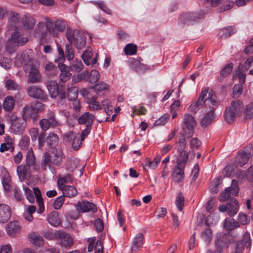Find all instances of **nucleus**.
Wrapping results in <instances>:
<instances>
[{"mask_svg":"<svg viewBox=\"0 0 253 253\" xmlns=\"http://www.w3.org/2000/svg\"><path fill=\"white\" fill-rule=\"evenodd\" d=\"M219 104L220 101L217 98L215 92L210 90L208 98L205 100V106L208 113L201 121L202 126H208L211 123L214 118V110Z\"/></svg>","mask_w":253,"mask_h":253,"instance_id":"1","label":"nucleus"},{"mask_svg":"<svg viewBox=\"0 0 253 253\" xmlns=\"http://www.w3.org/2000/svg\"><path fill=\"white\" fill-rule=\"evenodd\" d=\"M64 155L60 148L53 149L51 153L45 152L42 158V169L45 170L47 166H59L63 162Z\"/></svg>","mask_w":253,"mask_h":253,"instance_id":"2","label":"nucleus"},{"mask_svg":"<svg viewBox=\"0 0 253 253\" xmlns=\"http://www.w3.org/2000/svg\"><path fill=\"white\" fill-rule=\"evenodd\" d=\"M66 37L70 43H73L77 49H82L86 45V37L78 29H68Z\"/></svg>","mask_w":253,"mask_h":253,"instance_id":"3","label":"nucleus"},{"mask_svg":"<svg viewBox=\"0 0 253 253\" xmlns=\"http://www.w3.org/2000/svg\"><path fill=\"white\" fill-rule=\"evenodd\" d=\"M11 37L8 39L6 44V50L11 53L13 51V46H22L26 44L28 40L27 38L21 34L18 29H13Z\"/></svg>","mask_w":253,"mask_h":253,"instance_id":"4","label":"nucleus"},{"mask_svg":"<svg viewBox=\"0 0 253 253\" xmlns=\"http://www.w3.org/2000/svg\"><path fill=\"white\" fill-rule=\"evenodd\" d=\"M23 189L24 190L26 198L30 203L32 204L34 203L35 202V197H36L37 202L39 206L38 212L39 213H42L44 210V207L40 189L38 187H34L33 188L35 196H34L32 191L30 188L24 186Z\"/></svg>","mask_w":253,"mask_h":253,"instance_id":"5","label":"nucleus"},{"mask_svg":"<svg viewBox=\"0 0 253 253\" xmlns=\"http://www.w3.org/2000/svg\"><path fill=\"white\" fill-rule=\"evenodd\" d=\"M205 13L203 10L193 13H188L182 15L178 20V24L181 27L193 25L204 18Z\"/></svg>","mask_w":253,"mask_h":253,"instance_id":"6","label":"nucleus"},{"mask_svg":"<svg viewBox=\"0 0 253 253\" xmlns=\"http://www.w3.org/2000/svg\"><path fill=\"white\" fill-rule=\"evenodd\" d=\"M25 72L28 73L27 81L30 83H38L41 81V75L37 63L29 62L24 67Z\"/></svg>","mask_w":253,"mask_h":253,"instance_id":"7","label":"nucleus"},{"mask_svg":"<svg viewBox=\"0 0 253 253\" xmlns=\"http://www.w3.org/2000/svg\"><path fill=\"white\" fill-rule=\"evenodd\" d=\"M239 191L237 181L235 179L232 180L231 186L226 188L224 191L220 193L219 199L220 201L224 202L229 199L231 196H237Z\"/></svg>","mask_w":253,"mask_h":253,"instance_id":"8","label":"nucleus"},{"mask_svg":"<svg viewBox=\"0 0 253 253\" xmlns=\"http://www.w3.org/2000/svg\"><path fill=\"white\" fill-rule=\"evenodd\" d=\"M55 236L59 242V245L63 247H69L72 246L73 240L71 236L61 231H56Z\"/></svg>","mask_w":253,"mask_h":253,"instance_id":"9","label":"nucleus"},{"mask_svg":"<svg viewBox=\"0 0 253 253\" xmlns=\"http://www.w3.org/2000/svg\"><path fill=\"white\" fill-rule=\"evenodd\" d=\"M28 94L33 98H38L42 100H46L47 95L44 91L40 87L35 85H31L27 88Z\"/></svg>","mask_w":253,"mask_h":253,"instance_id":"10","label":"nucleus"},{"mask_svg":"<svg viewBox=\"0 0 253 253\" xmlns=\"http://www.w3.org/2000/svg\"><path fill=\"white\" fill-rule=\"evenodd\" d=\"M11 216V210L8 205L0 203V223L7 222Z\"/></svg>","mask_w":253,"mask_h":253,"instance_id":"11","label":"nucleus"},{"mask_svg":"<svg viewBox=\"0 0 253 253\" xmlns=\"http://www.w3.org/2000/svg\"><path fill=\"white\" fill-rule=\"evenodd\" d=\"M25 124L20 118H14L11 121L10 129L15 134L21 133L25 129Z\"/></svg>","mask_w":253,"mask_h":253,"instance_id":"12","label":"nucleus"},{"mask_svg":"<svg viewBox=\"0 0 253 253\" xmlns=\"http://www.w3.org/2000/svg\"><path fill=\"white\" fill-rule=\"evenodd\" d=\"M76 209L78 211L82 212H88L90 211L95 212L97 211V207L93 203L83 201L77 204Z\"/></svg>","mask_w":253,"mask_h":253,"instance_id":"13","label":"nucleus"},{"mask_svg":"<svg viewBox=\"0 0 253 253\" xmlns=\"http://www.w3.org/2000/svg\"><path fill=\"white\" fill-rule=\"evenodd\" d=\"M209 92L208 90H203L198 101L191 104L189 107V111L191 112H196L199 109L200 106L202 105L203 103L205 104V100L208 98L207 96Z\"/></svg>","mask_w":253,"mask_h":253,"instance_id":"14","label":"nucleus"},{"mask_svg":"<svg viewBox=\"0 0 253 253\" xmlns=\"http://www.w3.org/2000/svg\"><path fill=\"white\" fill-rule=\"evenodd\" d=\"M183 124L186 128L190 130L189 136H191L193 135L192 130L196 125V122L193 117L189 114H185L184 117Z\"/></svg>","mask_w":253,"mask_h":253,"instance_id":"15","label":"nucleus"},{"mask_svg":"<svg viewBox=\"0 0 253 253\" xmlns=\"http://www.w3.org/2000/svg\"><path fill=\"white\" fill-rule=\"evenodd\" d=\"M252 156V153L250 151H240L236 157V162L240 166H243L246 164L250 158Z\"/></svg>","mask_w":253,"mask_h":253,"instance_id":"16","label":"nucleus"},{"mask_svg":"<svg viewBox=\"0 0 253 253\" xmlns=\"http://www.w3.org/2000/svg\"><path fill=\"white\" fill-rule=\"evenodd\" d=\"M46 31L51 36L53 37H57V33L56 32L55 22L51 18L45 17L43 18Z\"/></svg>","mask_w":253,"mask_h":253,"instance_id":"17","label":"nucleus"},{"mask_svg":"<svg viewBox=\"0 0 253 253\" xmlns=\"http://www.w3.org/2000/svg\"><path fill=\"white\" fill-rule=\"evenodd\" d=\"M19 16L15 12L11 11L8 14V28L9 30L18 29L17 26L19 22Z\"/></svg>","mask_w":253,"mask_h":253,"instance_id":"18","label":"nucleus"},{"mask_svg":"<svg viewBox=\"0 0 253 253\" xmlns=\"http://www.w3.org/2000/svg\"><path fill=\"white\" fill-rule=\"evenodd\" d=\"M94 118V116L92 114L89 112H85L78 118V122L80 125L86 124V126H91Z\"/></svg>","mask_w":253,"mask_h":253,"instance_id":"19","label":"nucleus"},{"mask_svg":"<svg viewBox=\"0 0 253 253\" xmlns=\"http://www.w3.org/2000/svg\"><path fill=\"white\" fill-rule=\"evenodd\" d=\"M65 136L68 140L73 138L72 147L74 150H77L80 148L83 140L79 135H76L73 131H69L65 134Z\"/></svg>","mask_w":253,"mask_h":253,"instance_id":"20","label":"nucleus"},{"mask_svg":"<svg viewBox=\"0 0 253 253\" xmlns=\"http://www.w3.org/2000/svg\"><path fill=\"white\" fill-rule=\"evenodd\" d=\"M46 87L51 97L55 98L58 96L59 86L55 81H48L46 83Z\"/></svg>","mask_w":253,"mask_h":253,"instance_id":"21","label":"nucleus"},{"mask_svg":"<svg viewBox=\"0 0 253 253\" xmlns=\"http://www.w3.org/2000/svg\"><path fill=\"white\" fill-rule=\"evenodd\" d=\"M14 148L12 138L9 136H5L4 137V142L1 143L0 146V151L1 152H4L6 151L12 152Z\"/></svg>","mask_w":253,"mask_h":253,"instance_id":"22","label":"nucleus"},{"mask_svg":"<svg viewBox=\"0 0 253 253\" xmlns=\"http://www.w3.org/2000/svg\"><path fill=\"white\" fill-rule=\"evenodd\" d=\"M22 26L25 30L32 29L36 23L34 18L29 14L25 15L22 18Z\"/></svg>","mask_w":253,"mask_h":253,"instance_id":"23","label":"nucleus"},{"mask_svg":"<svg viewBox=\"0 0 253 253\" xmlns=\"http://www.w3.org/2000/svg\"><path fill=\"white\" fill-rule=\"evenodd\" d=\"M47 34L46 30V28L43 22H39L36 26L35 30V36L36 38H39L40 40L44 39Z\"/></svg>","mask_w":253,"mask_h":253,"instance_id":"24","label":"nucleus"},{"mask_svg":"<svg viewBox=\"0 0 253 253\" xmlns=\"http://www.w3.org/2000/svg\"><path fill=\"white\" fill-rule=\"evenodd\" d=\"M92 56V53L90 49H87L84 51L82 55V58L85 65L87 66L93 65L97 63V56L93 59H91Z\"/></svg>","mask_w":253,"mask_h":253,"instance_id":"25","label":"nucleus"},{"mask_svg":"<svg viewBox=\"0 0 253 253\" xmlns=\"http://www.w3.org/2000/svg\"><path fill=\"white\" fill-rule=\"evenodd\" d=\"M143 235L141 233L136 235L132 242L131 246V253H136L143 245Z\"/></svg>","mask_w":253,"mask_h":253,"instance_id":"26","label":"nucleus"},{"mask_svg":"<svg viewBox=\"0 0 253 253\" xmlns=\"http://www.w3.org/2000/svg\"><path fill=\"white\" fill-rule=\"evenodd\" d=\"M28 238L30 241L35 246L41 247L44 244V240L39 234L36 232H31L29 234Z\"/></svg>","mask_w":253,"mask_h":253,"instance_id":"27","label":"nucleus"},{"mask_svg":"<svg viewBox=\"0 0 253 253\" xmlns=\"http://www.w3.org/2000/svg\"><path fill=\"white\" fill-rule=\"evenodd\" d=\"M20 230V226L18 221L9 222L6 227V231L10 236H14Z\"/></svg>","mask_w":253,"mask_h":253,"instance_id":"28","label":"nucleus"},{"mask_svg":"<svg viewBox=\"0 0 253 253\" xmlns=\"http://www.w3.org/2000/svg\"><path fill=\"white\" fill-rule=\"evenodd\" d=\"M17 173L21 181L30 177V172L29 169L23 165H20L17 167Z\"/></svg>","mask_w":253,"mask_h":253,"instance_id":"29","label":"nucleus"},{"mask_svg":"<svg viewBox=\"0 0 253 253\" xmlns=\"http://www.w3.org/2000/svg\"><path fill=\"white\" fill-rule=\"evenodd\" d=\"M223 225L224 228L227 231L233 230L240 226L239 223L234 219L228 218L224 220Z\"/></svg>","mask_w":253,"mask_h":253,"instance_id":"30","label":"nucleus"},{"mask_svg":"<svg viewBox=\"0 0 253 253\" xmlns=\"http://www.w3.org/2000/svg\"><path fill=\"white\" fill-rule=\"evenodd\" d=\"M60 190L62 191L63 195L64 197L71 198L76 196L78 194L77 190L73 186L67 185Z\"/></svg>","mask_w":253,"mask_h":253,"instance_id":"31","label":"nucleus"},{"mask_svg":"<svg viewBox=\"0 0 253 253\" xmlns=\"http://www.w3.org/2000/svg\"><path fill=\"white\" fill-rule=\"evenodd\" d=\"M35 115L36 114L31 105L26 106L23 108L22 116L25 121L30 119L33 116L35 118Z\"/></svg>","mask_w":253,"mask_h":253,"instance_id":"32","label":"nucleus"},{"mask_svg":"<svg viewBox=\"0 0 253 253\" xmlns=\"http://www.w3.org/2000/svg\"><path fill=\"white\" fill-rule=\"evenodd\" d=\"M183 169L184 168L177 166L175 168L172 176V178L175 182H180L183 179L184 175Z\"/></svg>","mask_w":253,"mask_h":253,"instance_id":"33","label":"nucleus"},{"mask_svg":"<svg viewBox=\"0 0 253 253\" xmlns=\"http://www.w3.org/2000/svg\"><path fill=\"white\" fill-rule=\"evenodd\" d=\"M44 72L48 76H54L57 74L58 68L52 63L48 62L45 64Z\"/></svg>","mask_w":253,"mask_h":253,"instance_id":"34","label":"nucleus"},{"mask_svg":"<svg viewBox=\"0 0 253 253\" xmlns=\"http://www.w3.org/2000/svg\"><path fill=\"white\" fill-rule=\"evenodd\" d=\"M60 70V79L61 82H66L71 78L72 74L69 72V67L65 65L61 66Z\"/></svg>","mask_w":253,"mask_h":253,"instance_id":"35","label":"nucleus"},{"mask_svg":"<svg viewBox=\"0 0 253 253\" xmlns=\"http://www.w3.org/2000/svg\"><path fill=\"white\" fill-rule=\"evenodd\" d=\"M94 88L97 94L102 96L109 91V86L104 82H100L96 84Z\"/></svg>","mask_w":253,"mask_h":253,"instance_id":"36","label":"nucleus"},{"mask_svg":"<svg viewBox=\"0 0 253 253\" xmlns=\"http://www.w3.org/2000/svg\"><path fill=\"white\" fill-rule=\"evenodd\" d=\"M48 223L53 226H57L61 222L58 213L56 211L51 212L47 217Z\"/></svg>","mask_w":253,"mask_h":253,"instance_id":"37","label":"nucleus"},{"mask_svg":"<svg viewBox=\"0 0 253 253\" xmlns=\"http://www.w3.org/2000/svg\"><path fill=\"white\" fill-rule=\"evenodd\" d=\"M233 68V64L230 63L227 65L223 69H222L220 72V76L218 78V80L222 82L224 78L229 76Z\"/></svg>","mask_w":253,"mask_h":253,"instance_id":"38","label":"nucleus"},{"mask_svg":"<svg viewBox=\"0 0 253 253\" xmlns=\"http://www.w3.org/2000/svg\"><path fill=\"white\" fill-rule=\"evenodd\" d=\"M15 106V100L12 96H7L3 102V109L6 111L12 110Z\"/></svg>","mask_w":253,"mask_h":253,"instance_id":"39","label":"nucleus"},{"mask_svg":"<svg viewBox=\"0 0 253 253\" xmlns=\"http://www.w3.org/2000/svg\"><path fill=\"white\" fill-rule=\"evenodd\" d=\"M179 155L177 159V166L184 168L188 159L189 153L187 151L180 152Z\"/></svg>","mask_w":253,"mask_h":253,"instance_id":"40","label":"nucleus"},{"mask_svg":"<svg viewBox=\"0 0 253 253\" xmlns=\"http://www.w3.org/2000/svg\"><path fill=\"white\" fill-rule=\"evenodd\" d=\"M230 205V208H228V215L232 216L236 214L239 210V205L237 200L234 198L232 201L228 203Z\"/></svg>","mask_w":253,"mask_h":253,"instance_id":"41","label":"nucleus"},{"mask_svg":"<svg viewBox=\"0 0 253 253\" xmlns=\"http://www.w3.org/2000/svg\"><path fill=\"white\" fill-rule=\"evenodd\" d=\"M91 3L106 14L111 15L112 13L111 10L106 6L104 1L101 0L91 1Z\"/></svg>","mask_w":253,"mask_h":253,"instance_id":"42","label":"nucleus"},{"mask_svg":"<svg viewBox=\"0 0 253 253\" xmlns=\"http://www.w3.org/2000/svg\"><path fill=\"white\" fill-rule=\"evenodd\" d=\"M26 165L28 167L34 166L35 164V157L32 148L28 150L26 157Z\"/></svg>","mask_w":253,"mask_h":253,"instance_id":"43","label":"nucleus"},{"mask_svg":"<svg viewBox=\"0 0 253 253\" xmlns=\"http://www.w3.org/2000/svg\"><path fill=\"white\" fill-rule=\"evenodd\" d=\"M236 114H237L232 110L230 107H228L226 108L224 112L225 119L228 123H231L235 119Z\"/></svg>","mask_w":253,"mask_h":253,"instance_id":"44","label":"nucleus"},{"mask_svg":"<svg viewBox=\"0 0 253 253\" xmlns=\"http://www.w3.org/2000/svg\"><path fill=\"white\" fill-rule=\"evenodd\" d=\"M97 97H92L89 100V108L91 111L100 110L102 107L100 103L96 101Z\"/></svg>","mask_w":253,"mask_h":253,"instance_id":"45","label":"nucleus"},{"mask_svg":"<svg viewBox=\"0 0 253 253\" xmlns=\"http://www.w3.org/2000/svg\"><path fill=\"white\" fill-rule=\"evenodd\" d=\"M201 236L206 242L209 243L212 237L211 230L208 226L206 227L205 230L202 232Z\"/></svg>","mask_w":253,"mask_h":253,"instance_id":"46","label":"nucleus"},{"mask_svg":"<svg viewBox=\"0 0 253 253\" xmlns=\"http://www.w3.org/2000/svg\"><path fill=\"white\" fill-rule=\"evenodd\" d=\"M84 67V65L81 60L73 61L70 66V69L72 71L80 72Z\"/></svg>","mask_w":253,"mask_h":253,"instance_id":"47","label":"nucleus"},{"mask_svg":"<svg viewBox=\"0 0 253 253\" xmlns=\"http://www.w3.org/2000/svg\"><path fill=\"white\" fill-rule=\"evenodd\" d=\"M236 29L233 27H229L222 29L220 32V36L223 38H227L236 32Z\"/></svg>","mask_w":253,"mask_h":253,"instance_id":"48","label":"nucleus"},{"mask_svg":"<svg viewBox=\"0 0 253 253\" xmlns=\"http://www.w3.org/2000/svg\"><path fill=\"white\" fill-rule=\"evenodd\" d=\"M55 22V25L57 33V36L58 35L59 32L64 31L67 27V23L66 21L62 19H57Z\"/></svg>","mask_w":253,"mask_h":253,"instance_id":"49","label":"nucleus"},{"mask_svg":"<svg viewBox=\"0 0 253 253\" xmlns=\"http://www.w3.org/2000/svg\"><path fill=\"white\" fill-rule=\"evenodd\" d=\"M67 97L70 101L75 100L77 99L78 95V89L76 87H72L68 89Z\"/></svg>","mask_w":253,"mask_h":253,"instance_id":"50","label":"nucleus"},{"mask_svg":"<svg viewBox=\"0 0 253 253\" xmlns=\"http://www.w3.org/2000/svg\"><path fill=\"white\" fill-rule=\"evenodd\" d=\"M65 54L66 57L68 60H72L75 57V53L72 45L67 43L65 45Z\"/></svg>","mask_w":253,"mask_h":253,"instance_id":"51","label":"nucleus"},{"mask_svg":"<svg viewBox=\"0 0 253 253\" xmlns=\"http://www.w3.org/2000/svg\"><path fill=\"white\" fill-rule=\"evenodd\" d=\"M244 113L246 119L253 118V102H251L246 106Z\"/></svg>","mask_w":253,"mask_h":253,"instance_id":"52","label":"nucleus"},{"mask_svg":"<svg viewBox=\"0 0 253 253\" xmlns=\"http://www.w3.org/2000/svg\"><path fill=\"white\" fill-rule=\"evenodd\" d=\"M124 51L126 55H134L137 51V46L132 43H128L125 46Z\"/></svg>","mask_w":253,"mask_h":253,"instance_id":"53","label":"nucleus"},{"mask_svg":"<svg viewBox=\"0 0 253 253\" xmlns=\"http://www.w3.org/2000/svg\"><path fill=\"white\" fill-rule=\"evenodd\" d=\"M5 86L8 90H19L20 86L14 81L9 79L5 82Z\"/></svg>","mask_w":253,"mask_h":253,"instance_id":"54","label":"nucleus"},{"mask_svg":"<svg viewBox=\"0 0 253 253\" xmlns=\"http://www.w3.org/2000/svg\"><path fill=\"white\" fill-rule=\"evenodd\" d=\"M71 176L69 174L63 177H59L57 181L59 189H62L63 187L65 186L66 185L65 184L70 181L71 180Z\"/></svg>","mask_w":253,"mask_h":253,"instance_id":"55","label":"nucleus"},{"mask_svg":"<svg viewBox=\"0 0 253 253\" xmlns=\"http://www.w3.org/2000/svg\"><path fill=\"white\" fill-rule=\"evenodd\" d=\"M243 106V103L241 101L236 100L232 102L230 107L234 112L238 114L242 111Z\"/></svg>","mask_w":253,"mask_h":253,"instance_id":"56","label":"nucleus"},{"mask_svg":"<svg viewBox=\"0 0 253 253\" xmlns=\"http://www.w3.org/2000/svg\"><path fill=\"white\" fill-rule=\"evenodd\" d=\"M100 79V74L96 70H92L90 73L89 82L91 84L96 83Z\"/></svg>","mask_w":253,"mask_h":253,"instance_id":"57","label":"nucleus"},{"mask_svg":"<svg viewBox=\"0 0 253 253\" xmlns=\"http://www.w3.org/2000/svg\"><path fill=\"white\" fill-rule=\"evenodd\" d=\"M58 141V137L57 134L54 133L49 134L46 138V142L48 145L51 146L57 143Z\"/></svg>","mask_w":253,"mask_h":253,"instance_id":"58","label":"nucleus"},{"mask_svg":"<svg viewBox=\"0 0 253 253\" xmlns=\"http://www.w3.org/2000/svg\"><path fill=\"white\" fill-rule=\"evenodd\" d=\"M189 143L191 151H194L199 149L201 144V141L197 138H192L190 140Z\"/></svg>","mask_w":253,"mask_h":253,"instance_id":"59","label":"nucleus"},{"mask_svg":"<svg viewBox=\"0 0 253 253\" xmlns=\"http://www.w3.org/2000/svg\"><path fill=\"white\" fill-rule=\"evenodd\" d=\"M30 144V139L28 136H23L19 142V146L22 149H26Z\"/></svg>","mask_w":253,"mask_h":253,"instance_id":"60","label":"nucleus"},{"mask_svg":"<svg viewBox=\"0 0 253 253\" xmlns=\"http://www.w3.org/2000/svg\"><path fill=\"white\" fill-rule=\"evenodd\" d=\"M30 105L33 108L36 114L44 109V106L43 104L38 101L33 102Z\"/></svg>","mask_w":253,"mask_h":253,"instance_id":"61","label":"nucleus"},{"mask_svg":"<svg viewBox=\"0 0 253 253\" xmlns=\"http://www.w3.org/2000/svg\"><path fill=\"white\" fill-rule=\"evenodd\" d=\"M235 166L233 164H228L223 170V173L226 176L231 177L233 174V172Z\"/></svg>","mask_w":253,"mask_h":253,"instance_id":"62","label":"nucleus"},{"mask_svg":"<svg viewBox=\"0 0 253 253\" xmlns=\"http://www.w3.org/2000/svg\"><path fill=\"white\" fill-rule=\"evenodd\" d=\"M175 203L179 211H181L183 208L184 198L182 193H179L176 199Z\"/></svg>","mask_w":253,"mask_h":253,"instance_id":"63","label":"nucleus"},{"mask_svg":"<svg viewBox=\"0 0 253 253\" xmlns=\"http://www.w3.org/2000/svg\"><path fill=\"white\" fill-rule=\"evenodd\" d=\"M10 179L8 174H5L2 177V183L5 190L9 191L10 187Z\"/></svg>","mask_w":253,"mask_h":253,"instance_id":"64","label":"nucleus"}]
</instances>
